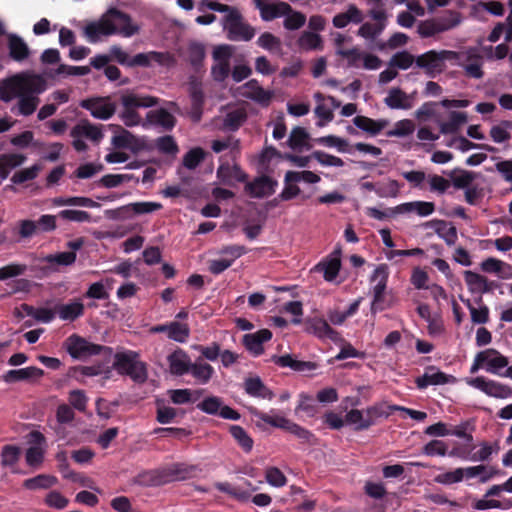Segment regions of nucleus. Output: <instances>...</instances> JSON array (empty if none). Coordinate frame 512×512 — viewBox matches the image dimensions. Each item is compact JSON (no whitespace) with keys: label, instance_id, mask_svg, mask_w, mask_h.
I'll use <instances>...</instances> for the list:
<instances>
[{"label":"nucleus","instance_id":"1","mask_svg":"<svg viewBox=\"0 0 512 512\" xmlns=\"http://www.w3.org/2000/svg\"><path fill=\"white\" fill-rule=\"evenodd\" d=\"M47 88L43 76L31 72L15 74L0 83V100L10 102L18 98V113L32 115L39 103V95Z\"/></svg>","mask_w":512,"mask_h":512},{"label":"nucleus","instance_id":"2","mask_svg":"<svg viewBox=\"0 0 512 512\" xmlns=\"http://www.w3.org/2000/svg\"><path fill=\"white\" fill-rule=\"evenodd\" d=\"M139 30L137 25L132 24L131 17L117 8H110L98 22H91L85 27V35L92 43L98 40L100 34H120L124 37H131Z\"/></svg>","mask_w":512,"mask_h":512},{"label":"nucleus","instance_id":"3","mask_svg":"<svg viewBox=\"0 0 512 512\" xmlns=\"http://www.w3.org/2000/svg\"><path fill=\"white\" fill-rule=\"evenodd\" d=\"M113 369L122 376H128L135 383L143 384L147 381V364L140 360L137 352L126 350L114 355Z\"/></svg>","mask_w":512,"mask_h":512},{"label":"nucleus","instance_id":"4","mask_svg":"<svg viewBox=\"0 0 512 512\" xmlns=\"http://www.w3.org/2000/svg\"><path fill=\"white\" fill-rule=\"evenodd\" d=\"M158 102L159 99L153 96L125 93L121 96L123 110L119 118L127 127L137 126L141 124V116L136 109L154 107Z\"/></svg>","mask_w":512,"mask_h":512},{"label":"nucleus","instance_id":"5","mask_svg":"<svg viewBox=\"0 0 512 512\" xmlns=\"http://www.w3.org/2000/svg\"><path fill=\"white\" fill-rule=\"evenodd\" d=\"M459 54L450 50H429L418 55L415 64L418 68L424 70L425 74L430 78H435L445 70V61L457 59Z\"/></svg>","mask_w":512,"mask_h":512},{"label":"nucleus","instance_id":"6","mask_svg":"<svg viewBox=\"0 0 512 512\" xmlns=\"http://www.w3.org/2000/svg\"><path fill=\"white\" fill-rule=\"evenodd\" d=\"M250 413L252 416L258 418L259 420L271 425L272 427L281 428L298 439L302 440L306 443H311L315 438L314 434L308 429L290 421L289 419L282 416H271L265 412L260 411L259 409L252 407L250 408Z\"/></svg>","mask_w":512,"mask_h":512},{"label":"nucleus","instance_id":"7","mask_svg":"<svg viewBox=\"0 0 512 512\" xmlns=\"http://www.w3.org/2000/svg\"><path fill=\"white\" fill-rule=\"evenodd\" d=\"M66 350L74 359H81L101 353L112 354V348L87 341L85 338L72 334L65 342Z\"/></svg>","mask_w":512,"mask_h":512},{"label":"nucleus","instance_id":"8","mask_svg":"<svg viewBox=\"0 0 512 512\" xmlns=\"http://www.w3.org/2000/svg\"><path fill=\"white\" fill-rule=\"evenodd\" d=\"M224 29L231 41H250L255 35V29L243 21L238 10H232L225 16Z\"/></svg>","mask_w":512,"mask_h":512},{"label":"nucleus","instance_id":"9","mask_svg":"<svg viewBox=\"0 0 512 512\" xmlns=\"http://www.w3.org/2000/svg\"><path fill=\"white\" fill-rule=\"evenodd\" d=\"M70 136L73 138V148L77 152H84L88 146L83 138L99 143L104 135L99 126L92 124L88 120H81L71 129Z\"/></svg>","mask_w":512,"mask_h":512},{"label":"nucleus","instance_id":"10","mask_svg":"<svg viewBox=\"0 0 512 512\" xmlns=\"http://www.w3.org/2000/svg\"><path fill=\"white\" fill-rule=\"evenodd\" d=\"M389 277V269L386 264L378 265L371 276V281H377L378 283L373 288V301L371 304V312L375 314L378 311H382V301L384 298V292L387 288V282Z\"/></svg>","mask_w":512,"mask_h":512},{"label":"nucleus","instance_id":"11","mask_svg":"<svg viewBox=\"0 0 512 512\" xmlns=\"http://www.w3.org/2000/svg\"><path fill=\"white\" fill-rule=\"evenodd\" d=\"M239 94L254 101L262 107H268L274 97V92L265 90L256 79H251L238 88Z\"/></svg>","mask_w":512,"mask_h":512},{"label":"nucleus","instance_id":"12","mask_svg":"<svg viewBox=\"0 0 512 512\" xmlns=\"http://www.w3.org/2000/svg\"><path fill=\"white\" fill-rule=\"evenodd\" d=\"M467 383L490 397L504 399L512 395V389L509 386L494 380L486 379L483 376L471 378Z\"/></svg>","mask_w":512,"mask_h":512},{"label":"nucleus","instance_id":"13","mask_svg":"<svg viewBox=\"0 0 512 512\" xmlns=\"http://www.w3.org/2000/svg\"><path fill=\"white\" fill-rule=\"evenodd\" d=\"M80 106L96 119L107 120L116 112V106L108 97H93L81 101Z\"/></svg>","mask_w":512,"mask_h":512},{"label":"nucleus","instance_id":"14","mask_svg":"<svg viewBox=\"0 0 512 512\" xmlns=\"http://www.w3.org/2000/svg\"><path fill=\"white\" fill-rule=\"evenodd\" d=\"M455 381L456 378L453 375H448L435 366H428L425 373L415 379V384L418 389L424 390L430 385H444Z\"/></svg>","mask_w":512,"mask_h":512},{"label":"nucleus","instance_id":"15","mask_svg":"<svg viewBox=\"0 0 512 512\" xmlns=\"http://www.w3.org/2000/svg\"><path fill=\"white\" fill-rule=\"evenodd\" d=\"M272 332L269 329H260L255 333L245 334L242 339L244 347L254 356L264 352L263 343L271 340Z\"/></svg>","mask_w":512,"mask_h":512},{"label":"nucleus","instance_id":"16","mask_svg":"<svg viewBox=\"0 0 512 512\" xmlns=\"http://www.w3.org/2000/svg\"><path fill=\"white\" fill-rule=\"evenodd\" d=\"M176 118L166 109L160 108L156 110H150L146 114V122L142 123L143 127L152 125L161 127L165 131H171L176 126Z\"/></svg>","mask_w":512,"mask_h":512},{"label":"nucleus","instance_id":"17","mask_svg":"<svg viewBox=\"0 0 512 512\" xmlns=\"http://www.w3.org/2000/svg\"><path fill=\"white\" fill-rule=\"evenodd\" d=\"M278 182L269 176L263 175L255 178L252 182L247 183L246 191L255 198H263L272 195Z\"/></svg>","mask_w":512,"mask_h":512},{"label":"nucleus","instance_id":"18","mask_svg":"<svg viewBox=\"0 0 512 512\" xmlns=\"http://www.w3.org/2000/svg\"><path fill=\"white\" fill-rule=\"evenodd\" d=\"M9 57L16 62L25 61L31 54L28 44L14 33H6Z\"/></svg>","mask_w":512,"mask_h":512},{"label":"nucleus","instance_id":"19","mask_svg":"<svg viewBox=\"0 0 512 512\" xmlns=\"http://www.w3.org/2000/svg\"><path fill=\"white\" fill-rule=\"evenodd\" d=\"M166 467L150 469L140 472L134 482L140 486L153 487L169 483Z\"/></svg>","mask_w":512,"mask_h":512},{"label":"nucleus","instance_id":"20","mask_svg":"<svg viewBox=\"0 0 512 512\" xmlns=\"http://www.w3.org/2000/svg\"><path fill=\"white\" fill-rule=\"evenodd\" d=\"M167 361L169 363L170 372L176 376H182L189 372L191 365L190 356L181 348H177L168 355Z\"/></svg>","mask_w":512,"mask_h":512},{"label":"nucleus","instance_id":"21","mask_svg":"<svg viewBox=\"0 0 512 512\" xmlns=\"http://www.w3.org/2000/svg\"><path fill=\"white\" fill-rule=\"evenodd\" d=\"M55 312L61 320L73 322L84 315L85 306L81 299L77 298L67 304H57Z\"/></svg>","mask_w":512,"mask_h":512},{"label":"nucleus","instance_id":"22","mask_svg":"<svg viewBox=\"0 0 512 512\" xmlns=\"http://www.w3.org/2000/svg\"><path fill=\"white\" fill-rule=\"evenodd\" d=\"M217 178L222 184L231 185L232 180L245 182L248 176L239 165L230 166L228 163H223L217 169Z\"/></svg>","mask_w":512,"mask_h":512},{"label":"nucleus","instance_id":"23","mask_svg":"<svg viewBox=\"0 0 512 512\" xmlns=\"http://www.w3.org/2000/svg\"><path fill=\"white\" fill-rule=\"evenodd\" d=\"M271 361L280 367H289L296 372L313 371L318 367L315 362L296 360L290 354L274 355Z\"/></svg>","mask_w":512,"mask_h":512},{"label":"nucleus","instance_id":"24","mask_svg":"<svg viewBox=\"0 0 512 512\" xmlns=\"http://www.w3.org/2000/svg\"><path fill=\"white\" fill-rule=\"evenodd\" d=\"M44 375V371L38 367L30 366L21 369H13L7 371L3 375V380L6 383H15L19 381H28L38 379Z\"/></svg>","mask_w":512,"mask_h":512},{"label":"nucleus","instance_id":"25","mask_svg":"<svg viewBox=\"0 0 512 512\" xmlns=\"http://www.w3.org/2000/svg\"><path fill=\"white\" fill-rule=\"evenodd\" d=\"M307 331L321 339H330L335 341L339 333L334 330L329 323L322 318H314L308 321Z\"/></svg>","mask_w":512,"mask_h":512},{"label":"nucleus","instance_id":"26","mask_svg":"<svg viewBox=\"0 0 512 512\" xmlns=\"http://www.w3.org/2000/svg\"><path fill=\"white\" fill-rule=\"evenodd\" d=\"M485 354V369L491 374L501 375L500 369L508 366L509 360L506 356L502 355L498 350L494 348H488L483 350Z\"/></svg>","mask_w":512,"mask_h":512},{"label":"nucleus","instance_id":"27","mask_svg":"<svg viewBox=\"0 0 512 512\" xmlns=\"http://www.w3.org/2000/svg\"><path fill=\"white\" fill-rule=\"evenodd\" d=\"M169 483L178 480H186L196 476L199 471L195 465H189L185 463H173L165 466Z\"/></svg>","mask_w":512,"mask_h":512},{"label":"nucleus","instance_id":"28","mask_svg":"<svg viewBox=\"0 0 512 512\" xmlns=\"http://www.w3.org/2000/svg\"><path fill=\"white\" fill-rule=\"evenodd\" d=\"M245 392L252 396L263 399L271 400L274 397V393L267 388L260 377H249L244 381Z\"/></svg>","mask_w":512,"mask_h":512},{"label":"nucleus","instance_id":"29","mask_svg":"<svg viewBox=\"0 0 512 512\" xmlns=\"http://www.w3.org/2000/svg\"><path fill=\"white\" fill-rule=\"evenodd\" d=\"M198 384H207L215 374L214 368L206 362H203L201 358H198L194 363H191L189 372Z\"/></svg>","mask_w":512,"mask_h":512},{"label":"nucleus","instance_id":"30","mask_svg":"<svg viewBox=\"0 0 512 512\" xmlns=\"http://www.w3.org/2000/svg\"><path fill=\"white\" fill-rule=\"evenodd\" d=\"M353 123L357 128H359L373 136L379 134L388 125L387 120H384V119L374 120L372 118H369L367 116H362V115H358V116L354 117Z\"/></svg>","mask_w":512,"mask_h":512},{"label":"nucleus","instance_id":"31","mask_svg":"<svg viewBox=\"0 0 512 512\" xmlns=\"http://www.w3.org/2000/svg\"><path fill=\"white\" fill-rule=\"evenodd\" d=\"M364 17L362 12L357 8L356 5L350 4L348 9L344 13H339L334 16L332 22L336 28H344L350 22L359 24L363 21Z\"/></svg>","mask_w":512,"mask_h":512},{"label":"nucleus","instance_id":"32","mask_svg":"<svg viewBox=\"0 0 512 512\" xmlns=\"http://www.w3.org/2000/svg\"><path fill=\"white\" fill-rule=\"evenodd\" d=\"M384 103L391 109H410L412 107L409 96L400 88H391Z\"/></svg>","mask_w":512,"mask_h":512},{"label":"nucleus","instance_id":"33","mask_svg":"<svg viewBox=\"0 0 512 512\" xmlns=\"http://www.w3.org/2000/svg\"><path fill=\"white\" fill-rule=\"evenodd\" d=\"M464 279L472 293L482 294L491 290L487 278L481 274L467 270L464 272Z\"/></svg>","mask_w":512,"mask_h":512},{"label":"nucleus","instance_id":"34","mask_svg":"<svg viewBox=\"0 0 512 512\" xmlns=\"http://www.w3.org/2000/svg\"><path fill=\"white\" fill-rule=\"evenodd\" d=\"M468 116L466 112L451 111L449 120L440 123V132L444 135L457 133L460 127L467 123Z\"/></svg>","mask_w":512,"mask_h":512},{"label":"nucleus","instance_id":"35","mask_svg":"<svg viewBox=\"0 0 512 512\" xmlns=\"http://www.w3.org/2000/svg\"><path fill=\"white\" fill-rule=\"evenodd\" d=\"M21 310L30 317H33L35 320L41 323H50L54 320L55 314V308L49 309V308H35L29 304L23 303L21 304Z\"/></svg>","mask_w":512,"mask_h":512},{"label":"nucleus","instance_id":"36","mask_svg":"<svg viewBox=\"0 0 512 512\" xmlns=\"http://www.w3.org/2000/svg\"><path fill=\"white\" fill-rule=\"evenodd\" d=\"M448 176L456 189H466L475 180L477 174L473 171L455 168L448 173Z\"/></svg>","mask_w":512,"mask_h":512},{"label":"nucleus","instance_id":"37","mask_svg":"<svg viewBox=\"0 0 512 512\" xmlns=\"http://www.w3.org/2000/svg\"><path fill=\"white\" fill-rule=\"evenodd\" d=\"M396 209L399 213L416 211L419 216H428L434 212L435 205L433 202L414 201L400 204Z\"/></svg>","mask_w":512,"mask_h":512},{"label":"nucleus","instance_id":"38","mask_svg":"<svg viewBox=\"0 0 512 512\" xmlns=\"http://www.w3.org/2000/svg\"><path fill=\"white\" fill-rule=\"evenodd\" d=\"M58 479L53 475L39 474L24 480L23 487L28 490L48 489L56 485Z\"/></svg>","mask_w":512,"mask_h":512},{"label":"nucleus","instance_id":"39","mask_svg":"<svg viewBox=\"0 0 512 512\" xmlns=\"http://www.w3.org/2000/svg\"><path fill=\"white\" fill-rule=\"evenodd\" d=\"M166 57V53L156 51H151L148 53H138L129 61L128 65L132 67H148L151 64V61L163 64Z\"/></svg>","mask_w":512,"mask_h":512},{"label":"nucleus","instance_id":"40","mask_svg":"<svg viewBox=\"0 0 512 512\" xmlns=\"http://www.w3.org/2000/svg\"><path fill=\"white\" fill-rule=\"evenodd\" d=\"M463 470L464 476H466L467 478H474L476 476H479V481L481 483H486L498 473V470L495 469L494 467L485 465L471 466L463 468Z\"/></svg>","mask_w":512,"mask_h":512},{"label":"nucleus","instance_id":"41","mask_svg":"<svg viewBox=\"0 0 512 512\" xmlns=\"http://www.w3.org/2000/svg\"><path fill=\"white\" fill-rule=\"evenodd\" d=\"M345 423L354 425L355 431H363L371 427V421L366 420L364 411L358 409H351L346 413Z\"/></svg>","mask_w":512,"mask_h":512},{"label":"nucleus","instance_id":"42","mask_svg":"<svg viewBox=\"0 0 512 512\" xmlns=\"http://www.w3.org/2000/svg\"><path fill=\"white\" fill-rule=\"evenodd\" d=\"M435 232L444 239L447 245H454L457 241V229L444 220H436Z\"/></svg>","mask_w":512,"mask_h":512},{"label":"nucleus","instance_id":"43","mask_svg":"<svg viewBox=\"0 0 512 512\" xmlns=\"http://www.w3.org/2000/svg\"><path fill=\"white\" fill-rule=\"evenodd\" d=\"M229 432L238 445L245 451L250 452L253 448L254 441L248 435V433L244 430L243 427L239 425H231L229 428Z\"/></svg>","mask_w":512,"mask_h":512},{"label":"nucleus","instance_id":"44","mask_svg":"<svg viewBox=\"0 0 512 512\" xmlns=\"http://www.w3.org/2000/svg\"><path fill=\"white\" fill-rule=\"evenodd\" d=\"M168 338L179 343L187 341L190 335V328L187 324L172 321L169 323Z\"/></svg>","mask_w":512,"mask_h":512},{"label":"nucleus","instance_id":"45","mask_svg":"<svg viewBox=\"0 0 512 512\" xmlns=\"http://www.w3.org/2000/svg\"><path fill=\"white\" fill-rule=\"evenodd\" d=\"M298 43L304 50H321L323 48L321 36L314 32H303Z\"/></svg>","mask_w":512,"mask_h":512},{"label":"nucleus","instance_id":"46","mask_svg":"<svg viewBox=\"0 0 512 512\" xmlns=\"http://www.w3.org/2000/svg\"><path fill=\"white\" fill-rule=\"evenodd\" d=\"M318 407L314 402L312 396L301 393L299 395V403L295 408V413L299 414L304 412L307 417H314L317 414Z\"/></svg>","mask_w":512,"mask_h":512},{"label":"nucleus","instance_id":"47","mask_svg":"<svg viewBox=\"0 0 512 512\" xmlns=\"http://www.w3.org/2000/svg\"><path fill=\"white\" fill-rule=\"evenodd\" d=\"M461 300L465 303L470 311L471 320L474 324H485L489 320V308L486 305H481L479 308H475L469 299Z\"/></svg>","mask_w":512,"mask_h":512},{"label":"nucleus","instance_id":"48","mask_svg":"<svg viewBox=\"0 0 512 512\" xmlns=\"http://www.w3.org/2000/svg\"><path fill=\"white\" fill-rule=\"evenodd\" d=\"M256 43L259 47L270 52H280L282 48L281 40L270 32L262 33Z\"/></svg>","mask_w":512,"mask_h":512},{"label":"nucleus","instance_id":"49","mask_svg":"<svg viewBox=\"0 0 512 512\" xmlns=\"http://www.w3.org/2000/svg\"><path fill=\"white\" fill-rule=\"evenodd\" d=\"M323 271V277L326 281H333L339 274L341 268V260L339 257H333L326 262L318 265Z\"/></svg>","mask_w":512,"mask_h":512},{"label":"nucleus","instance_id":"50","mask_svg":"<svg viewBox=\"0 0 512 512\" xmlns=\"http://www.w3.org/2000/svg\"><path fill=\"white\" fill-rule=\"evenodd\" d=\"M205 155L206 153L201 147L192 148L184 155L183 166L193 170L204 160Z\"/></svg>","mask_w":512,"mask_h":512},{"label":"nucleus","instance_id":"51","mask_svg":"<svg viewBox=\"0 0 512 512\" xmlns=\"http://www.w3.org/2000/svg\"><path fill=\"white\" fill-rule=\"evenodd\" d=\"M21 450L16 445H5L1 452V465L3 467L14 466L20 458Z\"/></svg>","mask_w":512,"mask_h":512},{"label":"nucleus","instance_id":"52","mask_svg":"<svg viewBox=\"0 0 512 512\" xmlns=\"http://www.w3.org/2000/svg\"><path fill=\"white\" fill-rule=\"evenodd\" d=\"M205 55H206L205 47L202 43L192 42L189 44V46H188L189 61L195 69H198L202 65Z\"/></svg>","mask_w":512,"mask_h":512},{"label":"nucleus","instance_id":"53","mask_svg":"<svg viewBox=\"0 0 512 512\" xmlns=\"http://www.w3.org/2000/svg\"><path fill=\"white\" fill-rule=\"evenodd\" d=\"M247 115L242 110H233L226 114L223 124L230 131H236L246 121Z\"/></svg>","mask_w":512,"mask_h":512},{"label":"nucleus","instance_id":"54","mask_svg":"<svg viewBox=\"0 0 512 512\" xmlns=\"http://www.w3.org/2000/svg\"><path fill=\"white\" fill-rule=\"evenodd\" d=\"M223 402L220 397L208 396L197 404V409L209 415H218Z\"/></svg>","mask_w":512,"mask_h":512},{"label":"nucleus","instance_id":"55","mask_svg":"<svg viewBox=\"0 0 512 512\" xmlns=\"http://www.w3.org/2000/svg\"><path fill=\"white\" fill-rule=\"evenodd\" d=\"M156 148L160 153L175 155L178 151V145L175 139L170 135L161 136L156 140Z\"/></svg>","mask_w":512,"mask_h":512},{"label":"nucleus","instance_id":"56","mask_svg":"<svg viewBox=\"0 0 512 512\" xmlns=\"http://www.w3.org/2000/svg\"><path fill=\"white\" fill-rule=\"evenodd\" d=\"M416 58L408 51H400L395 53L389 64L390 66L406 70L415 62Z\"/></svg>","mask_w":512,"mask_h":512},{"label":"nucleus","instance_id":"57","mask_svg":"<svg viewBox=\"0 0 512 512\" xmlns=\"http://www.w3.org/2000/svg\"><path fill=\"white\" fill-rule=\"evenodd\" d=\"M309 138V134L302 127H295L290 133L288 138V145L292 149H300L302 148L307 139Z\"/></svg>","mask_w":512,"mask_h":512},{"label":"nucleus","instance_id":"58","mask_svg":"<svg viewBox=\"0 0 512 512\" xmlns=\"http://www.w3.org/2000/svg\"><path fill=\"white\" fill-rule=\"evenodd\" d=\"M58 217L63 220L78 222V223L91 222L90 213H88L86 211H82V210H72V209L61 210L58 213Z\"/></svg>","mask_w":512,"mask_h":512},{"label":"nucleus","instance_id":"59","mask_svg":"<svg viewBox=\"0 0 512 512\" xmlns=\"http://www.w3.org/2000/svg\"><path fill=\"white\" fill-rule=\"evenodd\" d=\"M194 349L201 355V359L204 358L209 361H215L220 356L221 346L218 342H212L208 346L195 345Z\"/></svg>","mask_w":512,"mask_h":512},{"label":"nucleus","instance_id":"60","mask_svg":"<svg viewBox=\"0 0 512 512\" xmlns=\"http://www.w3.org/2000/svg\"><path fill=\"white\" fill-rule=\"evenodd\" d=\"M76 257L77 255L75 252H60L46 256L45 261L50 264L69 266L75 263Z\"/></svg>","mask_w":512,"mask_h":512},{"label":"nucleus","instance_id":"61","mask_svg":"<svg viewBox=\"0 0 512 512\" xmlns=\"http://www.w3.org/2000/svg\"><path fill=\"white\" fill-rule=\"evenodd\" d=\"M311 157L317 160L323 166H334V167H343L344 161L334 155L328 154L326 152L316 150L311 154Z\"/></svg>","mask_w":512,"mask_h":512},{"label":"nucleus","instance_id":"62","mask_svg":"<svg viewBox=\"0 0 512 512\" xmlns=\"http://www.w3.org/2000/svg\"><path fill=\"white\" fill-rule=\"evenodd\" d=\"M415 130V125L412 120L410 119H403L398 122H396L395 127L393 130L389 131L387 133L388 136H395V137H406L410 134H412Z\"/></svg>","mask_w":512,"mask_h":512},{"label":"nucleus","instance_id":"63","mask_svg":"<svg viewBox=\"0 0 512 512\" xmlns=\"http://www.w3.org/2000/svg\"><path fill=\"white\" fill-rule=\"evenodd\" d=\"M447 449L448 446L444 441L431 440L423 446L422 452L427 456H445Z\"/></svg>","mask_w":512,"mask_h":512},{"label":"nucleus","instance_id":"64","mask_svg":"<svg viewBox=\"0 0 512 512\" xmlns=\"http://www.w3.org/2000/svg\"><path fill=\"white\" fill-rule=\"evenodd\" d=\"M40 170V166L35 164L30 168L22 169L17 171L11 178V181L14 184H22L24 182L33 180L37 177L38 172Z\"/></svg>","mask_w":512,"mask_h":512}]
</instances>
